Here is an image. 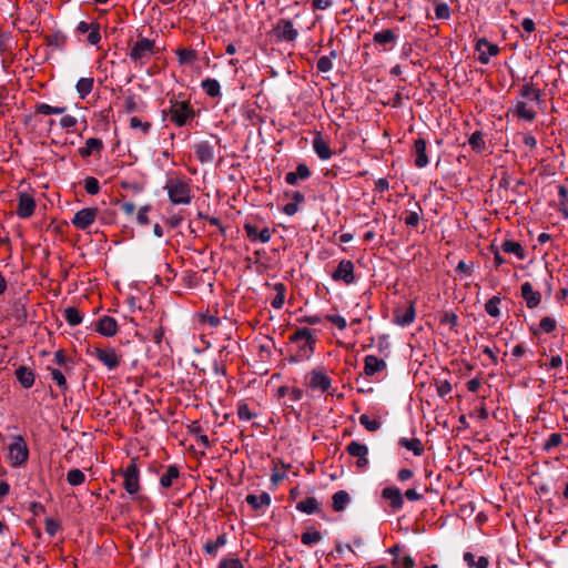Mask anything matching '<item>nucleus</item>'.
Listing matches in <instances>:
<instances>
[{
	"label": "nucleus",
	"mask_w": 568,
	"mask_h": 568,
	"mask_svg": "<svg viewBox=\"0 0 568 568\" xmlns=\"http://www.w3.org/2000/svg\"><path fill=\"white\" fill-rule=\"evenodd\" d=\"M164 189L168 192L169 200L172 204L187 205L192 201V190L184 176H171L166 180Z\"/></svg>",
	"instance_id": "f257e3e1"
},
{
	"label": "nucleus",
	"mask_w": 568,
	"mask_h": 568,
	"mask_svg": "<svg viewBox=\"0 0 568 568\" xmlns=\"http://www.w3.org/2000/svg\"><path fill=\"white\" fill-rule=\"evenodd\" d=\"M8 459L12 467L19 468L27 464L29 459V447L21 435H14L8 445Z\"/></svg>",
	"instance_id": "f03ea898"
},
{
	"label": "nucleus",
	"mask_w": 568,
	"mask_h": 568,
	"mask_svg": "<svg viewBox=\"0 0 568 568\" xmlns=\"http://www.w3.org/2000/svg\"><path fill=\"white\" fill-rule=\"evenodd\" d=\"M168 115L175 125L184 126L194 119L195 113L190 102L170 100Z\"/></svg>",
	"instance_id": "7ed1b4c3"
},
{
	"label": "nucleus",
	"mask_w": 568,
	"mask_h": 568,
	"mask_svg": "<svg viewBox=\"0 0 568 568\" xmlns=\"http://www.w3.org/2000/svg\"><path fill=\"white\" fill-rule=\"evenodd\" d=\"M155 42L153 40L141 38L130 49V59L140 64H144L154 53Z\"/></svg>",
	"instance_id": "20e7f679"
},
{
	"label": "nucleus",
	"mask_w": 568,
	"mask_h": 568,
	"mask_svg": "<svg viewBox=\"0 0 568 568\" xmlns=\"http://www.w3.org/2000/svg\"><path fill=\"white\" fill-rule=\"evenodd\" d=\"M271 34L280 42H295L298 31L291 20L282 18L274 24Z\"/></svg>",
	"instance_id": "39448f33"
},
{
	"label": "nucleus",
	"mask_w": 568,
	"mask_h": 568,
	"mask_svg": "<svg viewBox=\"0 0 568 568\" xmlns=\"http://www.w3.org/2000/svg\"><path fill=\"white\" fill-rule=\"evenodd\" d=\"M306 384L314 390L326 393L332 386V381L323 367H316L307 374Z\"/></svg>",
	"instance_id": "423d86ee"
},
{
	"label": "nucleus",
	"mask_w": 568,
	"mask_h": 568,
	"mask_svg": "<svg viewBox=\"0 0 568 568\" xmlns=\"http://www.w3.org/2000/svg\"><path fill=\"white\" fill-rule=\"evenodd\" d=\"M290 341L294 343L303 342L300 346V352L303 356L308 357L314 352V344L316 339L307 327L296 329L295 333L290 336Z\"/></svg>",
	"instance_id": "0eeeda50"
},
{
	"label": "nucleus",
	"mask_w": 568,
	"mask_h": 568,
	"mask_svg": "<svg viewBox=\"0 0 568 568\" xmlns=\"http://www.w3.org/2000/svg\"><path fill=\"white\" fill-rule=\"evenodd\" d=\"M95 358L101 362L109 371L119 367L121 363V355L112 347H95L92 351Z\"/></svg>",
	"instance_id": "6e6552de"
},
{
	"label": "nucleus",
	"mask_w": 568,
	"mask_h": 568,
	"mask_svg": "<svg viewBox=\"0 0 568 568\" xmlns=\"http://www.w3.org/2000/svg\"><path fill=\"white\" fill-rule=\"evenodd\" d=\"M123 486L130 495H134L140 489L139 468L134 462L130 463L123 471Z\"/></svg>",
	"instance_id": "1a4fd4ad"
},
{
	"label": "nucleus",
	"mask_w": 568,
	"mask_h": 568,
	"mask_svg": "<svg viewBox=\"0 0 568 568\" xmlns=\"http://www.w3.org/2000/svg\"><path fill=\"white\" fill-rule=\"evenodd\" d=\"M475 50L478 52V61L481 64H487L490 58L497 55L499 52L498 45L489 42L485 38L477 40Z\"/></svg>",
	"instance_id": "9d476101"
},
{
	"label": "nucleus",
	"mask_w": 568,
	"mask_h": 568,
	"mask_svg": "<svg viewBox=\"0 0 568 568\" xmlns=\"http://www.w3.org/2000/svg\"><path fill=\"white\" fill-rule=\"evenodd\" d=\"M334 281H342L349 285L355 281L354 264L349 260H342L332 274Z\"/></svg>",
	"instance_id": "9b49d317"
},
{
	"label": "nucleus",
	"mask_w": 568,
	"mask_h": 568,
	"mask_svg": "<svg viewBox=\"0 0 568 568\" xmlns=\"http://www.w3.org/2000/svg\"><path fill=\"white\" fill-rule=\"evenodd\" d=\"M97 214V207L82 209L74 214L72 224L79 230H85L94 223Z\"/></svg>",
	"instance_id": "f8f14e48"
},
{
	"label": "nucleus",
	"mask_w": 568,
	"mask_h": 568,
	"mask_svg": "<svg viewBox=\"0 0 568 568\" xmlns=\"http://www.w3.org/2000/svg\"><path fill=\"white\" fill-rule=\"evenodd\" d=\"M416 311L413 302H409L407 306H397L394 310V323L399 326H407L415 320Z\"/></svg>",
	"instance_id": "ddd939ff"
},
{
	"label": "nucleus",
	"mask_w": 568,
	"mask_h": 568,
	"mask_svg": "<svg viewBox=\"0 0 568 568\" xmlns=\"http://www.w3.org/2000/svg\"><path fill=\"white\" fill-rule=\"evenodd\" d=\"M34 210H36L34 199L27 193H21L19 196L17 215L21 219H28L34 213Z\"/></svg>",
	"instance_id": "4468645a"
},
{
	"label": "nucleus",
	"mask_w": 568,
	"mask_h": 568,
	"mask_svg": "<svg viewBox=\"0 0 568 568\" xmlns=\"http://www.w3.org/2000/svg\"><path fill=\"white\" fill-rule=\"evenodd\" d=\"M95 331L105 337H112L118 333V323L111 316H102L97 321Z\"/></svg>",
	"instance_id": "2eb2a0df"
},
{
	"label": "nucleus",
	"mask_w": 568,
	"mask_h": 568,
	"mask_svg": "<svg viewBox=\"0 0 568 568\" xmlns=\"http://www.w3.org/2000/svg\"><path fill=\"white\" fill-rule=\"evenodd\" d=\"M382 497L389 501V505L394 510H399L404 505L402 491L395 486L385 487L382 490Z\"/></svg>",
	"instance_id": "dca6fc26"
},
{
	"label": "nucleus",
	"mask_w": 568,
	"mask_h": 568,
	"mask_svg": "<svg viewBox=\"0 0 568 568\" xmlns=\"http://www.w3.org/2000/svg\"><path fill=\"white\" fill-rule=\"evenodd\" d=\"M521 296L528 308H535L541 302V294L538 291H534L532 285L529 282L521 284Z\"/></svg>",
	"instance_id": "f3484780"
},
{
	"label": "nucleus",
	"mask_w": 568,
	"mask_h": 568,
	"mask_svg": "<svg viewBox=\"0 0 568 568\" xmlns=\"http://www.w3.org/2000/svg\"><path fill=\"white\" fill-rule=\"evenodd\" d=\"M312 144L315 153L321 160H328L332 156L329 144L323 138L321 132H315Z\"/></svg>",
	"instance_id": "a211bd4d"
},
{
	"label": "nucleus",
	"mask_w": 568,
	"mask_h": 568,
	"mask_svg": "<svg viewBox=\"0 0 568 568\" xmlns=\"http://www.w3.org/2000/svg\"><path fill=\"white\" fill-rule=\"evenodd\" d=\"M194 153L201 163H211L214 160V149L207 141H201L194 145Z\"/></svg>",
	"instance_id": "6ab92c4d"
},
{
	"label": "nucleus",
	"mask_w": 568,
	"mask_h": 568,
	"mask_svg": "<svg viewBox=\"0 0 568 568\" xmlns=\"http://www.w3.org/2000/svg\"><path fill=\"white\" fill-rule=\"evenodd\" d=\"M426 141L422 138L415 140L414 143V164L415 166L422 169L428 164V156L426 154Z\"/></svg>",
	"instance_id": "aec40b11"
},
{
	"label": "nucleus",
	"mask_w": 568,
	"mask_h": 568,
	"mask_svg": "<svg viewBox=\"0 0 568 568\" xmlns=\"http://www.w3.org/2000/svg\"><path fill=\"white\" fill-rule=\"evenodd\" d=\"M386 366L387 365L384 359L377 358L374 355H367L365 357L364 373L367 376H373L374 374L384 371Z\"/></svg>",
	"instance_id": "412c9836"
},
{
	"label": "nucleus",
	"mask_w": 568,
	"mask_h": 568,
	"mask_svg": "<svg viewBox=\"0 0 568 568\" xmlns=\"http://www.w3.org/2000/svg\"><path fill=\"white\" fill-rule=\"evenodd\" d=\"M311 176L308 166L304 163L297 165L296 171L288 172L285 175V182L290 185H296L298 180H306Z\"/></svg>",
	"instance_id": "4be33fe9"
},
{
	"label": "nucleus",
	"mask_w": 568,
	"mask_h": 568,
	"mask_svg": "<svg viewBox=\"0 0 568 568\" xmlns=\"http://www.w3.org/2000/svg\"><path fill=\"white\" fill-rule=\"evenodd\" d=\"M349 501V494L346 490H338L332 497V508L334 511L341 513L345 510Z\"/></svg>",
	"instance_id": "5701e85b"
},
{
	"label": "nucleus",
	"mask_w": 568,
	"mask_h": 568,
	"mask_svg": "<svg viewBox=\"0 0 568 568\" xmlns=\"http://www.w3.org/2000/svg\"><path fill=\"white\" fill-rule=\"evenodd\" d=\"M245 500L255 510L267 507L271 504V497L265 491L258 496L250 494L246 496Z\"/></svg>",
	"instance_id": "b1692460"
},
{
	"label": "nucleus",
	"mask_w": 568,
	"mask_h": 568,
	"mask_svg": "<svg viewBox=\"0 0 568 568\" xmlns=\"http://www.w3.org/2000/svg\"><path fill=\"white\" fill-rule=\"evenodd\" d=\"M11 316L19 323L23 324L27 322L28 313L26 303L22 298H19L12 303Z\"/></svg>",
	"instance_id": "393cba45"
},
{
	"label": "nucleus",
	"mask_w": 568,
	"mask_h": 568,
	"mask_svg": "<svg viewBox=\"0 0 568 568\" xmlns=\"http://www.w3.org/2000/svg\"><path fill=\"white\" fill-rule=\"evenodd\" d=\"M227 541L226 534H221L215 541L209 540L204 544V551L215 558L221 547L225 546Z\"/></svg>",
	"instance_id": "a878e982"
},
{
	"label": "nucleus",
	"mask_w": 568,
	"mask_h": 568,
	"mask_svg": "<svg viewBox=\"0 0 568 568\" xmlns=\"http://www.w3.org/2000/svg\"><path fill=\"white\" fill-rule=\"evenodd\" d=\"M16 376H17V379L19 381V383L24 387V388H30L33 383H34V374L33 372L26 367V366H20L17 371H16Z\"/></svg>",
	"instance_id": "bb28decb"
},
{
	"label": "nucleus",
	"mask_w": 568,
	"mask_h": 568,
	"mask_svg": "<svg viewBox=\"0 0 568 568\" xmlns=\"http://www.w3.org/2000/svg\"><path fill=\"white\" fill-rule=\"evenodd\" d=\"M103 148V143L100 139L90 138L85 142V146L79 149V153L82 158H88L95 152H100Z\"/></svg>",
	"instance_id": "cd10ccee"
},
{
	"label": "nucleus",
	"mask_w": 568,
	"mask_h": 568,
	"mask_svg": "<svg viewBox=\"0 0 568 568\" xmlns=\"http://www.w3.org/2000/svg\"><path fill=\"white\" fill-rule=\"evenodd\" d=\"M296 509L302 513L312 515L320 511V503L315 497H307L296 504Z\"/></svg>",
	"instance_id": "c85d7f7f"
},
{
	"label": "nucleus",
	"mask_w": 568,
	"mask_h": 568,
	"mask_svg": "<svg viewBox=\"0 0 568 568\" xmlns=\"http://www.w3.org/2000/svg\"><path fill=\"white\" fill-rule=\"evenodd\" d=\"M374 42L381 45H386L389 43H395L397 40V34L392 29H385L379 32H376L373 38Z\"/></svg>",
	"instance_id": "c756f323"
},
{
	"label": "nucleus",
	"mask_w": 568,
	"mask_h": 568,
	"mask_svg": "<svg viewBox=\"0 0 568 568\" xmlns=\"http://www.w3.org/2000/svg\"><path fill=\"white\" fill-rule=\"evenodd\" d=\"M201 88L203 91L211 98H216L221 95V85L217 80L212 78H206L202 81Z\"/></svg>",
	"instance_id": "7c9ffc66"
},
{
	"label": "nucleus",
	"mask_w": 568,
	"mask_h": 568,
	"mask_svg": "<svg viewBox=\"0 0 568 568\" xmlns=\"http://www.w3.org/2000/svg\"><path fill=\"white\" fill-rule=\"evenodd\" d=\"M399 446L405 447L408 450H412L415 456H420L424 453V446L418 438H400L398 442Z\"/></svg>",
	"instance_id": "2f4dec72"
},
{
	"label": "nucleus",
	"mask_w": 568,
	"mask_h": 568,
	"mask_svg": "<svg viewBox=\"0 0 568 568\" xmlns=\"http://www.w3.org/2000/svg\"><path fill=\"white\" fill-rule=\"evenodd\" d=\"M179 476V468L175 465H171L168 467L166 471L161 476L160 484L163 488H169L172 486L173 480L178 479Z\"/></svg>",
	"instance_id": "473e14b6"
},
{
	"label": "nucleus",
	"mask_w": 568,
	"mask_h": 568,
	"mask_svg": "<svg viewBox=\"0 0 568 568\" xmlns=\"http://www.w3.org/2000/svg\"><path fill=\"white\" fill-rule=\"evenodd\" d=\"M346 452L352 457L361 458L363 456H367L368 447L365 444L353 440L346 446Z\"/></svg>",
	"instance_id": "72a5a7b5"
},
{
	"label": "nucleus",
	"mask_w": 568,
	"mask_h": 568,
	"mask_svg": "<svg viewBox=\"0 0 568 568\" xmlns=\"http://www.w3.org/2000/svg\"><path fill=\"white\" fill-rule=\"evenodd\" d=\"M501 250L505 253L515 254L519 260H523L525 257V251L523 246L516 241H505L501 244Z\"/></svg>",
	"instance_id": "f704fd0d"
},
{
	"label": "nucleus",
	"mask_w": 568,
	"mask_h": 568,
	"mask_svg": "<svg viewBox=\"0 0 568 568\" xmlns=\"http://www.w3.org/2000/svg\"><path fill=\"white\" fill-rule=\"evenodd\" d=\"M93 78H81L78 80L75 88L81 99H84L87 95L91 93L93 89Z\"/></svg>",
	"instance_id": "c9c22d12"
},
{
	"label": "nucleus",
	"mask_w": 568,
	"mask_h": 568,
	"mask_svg": "<svg viewBox=\"0 0 568 568\" xmlns=\"http://www.w3.org/2000/svg\"><path fill=\"white\" fill-rule=\"evenodd\" d=\"M274 290L276 292V295L272 300L271 305H272V307H274L276 310H280V308L283 307L284 302H285L286 287H285V285L283 283H276L274 285Z\"/></svg>",
	"instance_id": "e433bc0d"
},
{
	"label": "nucleus",
	"mask_w": 568,
	"mask_h": 568,
	"mask_svg": "<svg viewBox=\"0 0 568 568\" xmlns=\"http://www.w3.org/2000/svg\"><path fill=\"white\" fill-rule=\"evenodd\" d=\"M64 318L71 326H75L82 322L83 317L77 307L69 306L64 310Z\"/></svg>",
	"instance_id": "4c0bfd02"
},
{
	"label": "nucleus",
	"mask_w": 568,
	"mask_h": 568,
	"mask_svg": "<svg viewBox=\"0 0 568 568\" xmlns=\"http://www.w3.org/2000/svg\"><path fill=\"white\" fill-rule=\"evenodd\" d=\"M65 108L63 106H52L47 103H39L36 105V113L38 114H62L64 113Z\"/></svg>",
	"instance_id": "58836bf2"
},
{
	"label": "nucleus",
	"mask_w": 568,
	"mask_h": 568,
	"mask_svg": "<svg viewBox=\"0 0 568 568\" xmlns=\"http://www.w3.org/2000/svg\"><path fill=\"white\" fill-rule=\"evenodd\" d=\"M516 113L519 118L527 121H532L536 118V112L528 108L526 102H518L516 105Z\"/></svg>",
	"instance_id": "ea45409f"
},
{
	"label": "nucleus",
	"mask_w": 568,
	"mask_h": 568,
	"mask_svg": "<svg viewBox=\"0 0 568 568\" xmlns=\"http://www.w3.org/2000/svg\"><path fill=\"white\" fill-rule=\"evenodd\" d=\"M85 480V475L81 469L74 468L68 471L67 481L71 486H79Z\"/></svg>",
	"instance_id": "a19ab883"
},
{
	"label": "nucleus",
	"mask_w": 568,
	"mask_h": 568,
	"mask_svg": "<svg viewBox=\"0 0 568 568\" xmlns=\"http://www.w3.org/2000/svg\"><path fill=\"white\" fill-rule=\"evenodd\" d=\"M468 143L476 152H481L485 149L484 134L481 131H475L468 140Z\"/></svg>",
	"instance_id": "79ce46f5"
},
{
	"label": "nucleus",
	"mask_w": 568,
	"mask_h": 568,
	"mask_svg": "<svg viewBox=\"0 0 568 568\" xmlns=\"http://www.w3.org/2000/svg\"><path fill=\"white\" fill-rule=\"evenodd\" d=\"M501 300L498 296H493L490 300H488L485 304V311L491 316V317H498L500 315L499 304Z\"/></svg>",
	"instance_id": "37998d69"
},
{
	"label": "nucleus",
	"mask_w": 568,
	"mask_h": 568,
	"mask_svg": "<svg viewBox=\"0 0 568 568\" xmlns=\"http://www.w3.org/2000/svg\"><path fill=\"white\" fill-rule=\"evenodd\" d=\"M322 540V535L317 530H307L302 534L301 541L306 546H312Z\"/></svg>",
	"instance_id": "c03bdc74"
},
{
	"label": "nucleus",
	"mask_w": 568,
	"mask_h": 568,
	"mask_svg": "<svg viewBox=\"0 0 568 568\" xmlns=\"http://www.w3.org/2000/svg\"><path fill=\"white\" fill-rule=\"evenodd\" d=\"M392 565L394 568H414L415 560L409 555L404 557H394Z\"/></svg>",
	"instance_id": "a18cd8bd"
},
{
	"label": "nucleus",
	"mask_w": 568,
	"mask_h": 568,
	"mask_svg": "<svg viewBox=\"0 0 568 568\" xmlns=\"http://www.w3.org/2000/svg\"><path fill=\"white\" fill-rule=\"evenodd\" d=\"M359 423L363 425L368 432H376L381 428V422L376 419H371V417L366 414L359 416Z\"/></svg>",
	"instance_id": "49530a36"
},
{
	"label": "nucleus",
	"mask_w": 568,
	"mask_h": 568,
	"mask_svg": "<svg viewBox=\"0 0 568 568\" xmlns=\"http://www.w3.org/2000/svg\"><path fill=\"white\" fill-rule=\"evenodd\" d=\"M130 128L133 130H141L144 134H146L151 129V123L148 121H142L138 116H132L130 119Z\"/></svg>",
	"instance_id": "de8ad7c7"
},
{
	"label": "nucleus",
	"mask_w": 568,
	"mask_h": 568,
	"mask_svg": "<svg viewBox=\"0 0 568 568\" xmlns=\"http://www.w3.org/2000/svg\"><path fill=\"white\" fill-rule=\"evenodd\" d=\"M180 63H192L196 59V52L192 49H179L178 50Z\"/></svg>",
	"instance_id": "09e8293b"
},
{
	"label": "nucleus",
	"mask_w": 568,
	"mask_h": 568,
	"mask_svg": "<svg viewBox=\"0 0 568 568\" xmlns=\"http://www.w3.org/2000/svg\"><path fill=\"white\" fill-rule=\"evenodd\" d=\"M562 443V436L559 433H552L548 437V439L544 443L542 448L547 452L552 449L554 447L559 446Z\"/></svg>",
	"instance_id": "8fccbe9b"
},
{
	"label": "nucleus",
	"mask_w": 568,
	"mask_h": 568,
	"mask_svg": "<svg viewBox=\"0 0 568 568\" xmlns=\"http://www.w3.org/2000/svg\"><path fill=\"white\" fill-rule=\"evenodd\" d=\"M557 322L554 317L546 316L540 320L539 328L544 333H551L556 329Z\"/></svg>",
	"instance_id": "3c124183"
},
{
	"label": "nucleus",
	"mask_w": 568,
	"mask_h": 568,
	"mask_svg": "<svg viewBox=\"0 0 568 568\" xmlns=\"http://www.w3.org/2000/svg\"><path fill=\"white\" fill-rule=\"evenodd\" d=\"M84 189L91 195L98 194L99 191H100L99 181L95 178H93V176H88L84 180Z\"/></svg>",
	"instance_id": "603ef678"
},
{
	"label": "nucleus",
	"mask_w": 568,
	"mask_h": 568,
	"mask_svg": "<svg viewBox=\"0 0 568 568\" xmlns=\"http://www.w3.org/2000/svg\"><path fill=\"white\" fill-rule=\"evenodd\" d=\"M49 369L51 372V377L57 383V385L60 388L65 389L67 388V381H65V377L62 374V372L59 371V369H55V368H50V367H49Z\"/></svg>",
	"instance_id": "864d4df0"
},
{
	"label": "nucleus",
	"mask_w": 568,
	"mask_h": 568,
	"mask_svg": "<svg viewBox=\"0 0 568 568\" xmlns=\"http://www.w3.org/2000/svg\"><path fill=\"white\" fill-rule=\"evenodd\" d=\"M316 68L320 72H328L333 69V62L331 57H321L316 63Z\"/></svg>",
	"instance_id": "5fc2aeb1"
},
{
	"label": "nucleus",
	"mask_w": 568,
	"mask_h": 568,
	"mask_svg": "<svg viewBox=\"0 0 568 568\" xmlns=\"http://www.w3.org/2000/svg\"><path fill=\"white\" fill-rule=\"evenodd\" d=\"M124 110L128 113L138 112L140 110L139 103L133 95H128L124 99Z\"/></svg>",
	"instance_id": "6e6d98bb"
},
{
	"label": "nucleus",
	"mask_w": 568,
	"mask_h": 568,
	"mask_svg": "<svg viewBox=\"0 0 568 568\" xmlns=\"http://www.w3.org/2000/svg\"><path fill=\"white\" fill-rule=\"evenodd\" d=\"M219 568H244V566L237 558H223Z\"/></svg>",
	"instance_id": "4d7b16f0"
},
{
	"label": "nucleus",
	"mask_w": 568,
	"mask_h": 568,
	"mask_svg": "<svg viewBox=\"0 0 568 568\" xmlns=\"http://www.w3.org/2000/svg\"><path fill=\"white\" fill-rule=\"evenodd\" d=\"M101 34H100V27L98 23L93 26V28L89 31L88 34V42L92 45H95L100 42Z\"/></svg>",
	"instance_id": "13d9d810"
},
{
	"label": "nucleus",
	"mask_w": 568,
	"mask_h": 568,
	"mask_svg": "<svg viewBox=\"0 0 568 568\" xmlns=\"http://www.w3.org/2000/svg\"><path fill=\"white\" fill-rule=\"evenodd\" d=\"M325 318L342 331L347 326L346 320L341 315H326Z\"/></svg>",
	"instance_id": "bf43d9fd"
},
{
	"label": "nucleus",
	"mask_w": 568,
	"mask_h": 568,
	"mask_svg": "<svg viewBox=\"0 0 568 568\" xmlns=\"http://www.w3.org/2000/svg\"><path fill=\"white\" fill-rule=\"evenodd\" d=\"M237 415L241 420H250L254 417V414L251 413L247 404L239 405Z\"/></svg>",
	"instance_id": "052dcab7"
},
{
	"label": "nucleus",
	"mask_w": 568,
	"mask_h": 568,
	"mask_svg": "<svg viewBox=\"0 0 568 568\" xmlns=\"http://www.w3.org/2000/svg\"><path fill=\"white\" fill-rule=\"evenodd\" d=\"M244 231H245V233H246L247 237H248L251 241H257L260 230L257 229V226H256V225L251 224V223H245V224H244Z\"/></svg>",
	"instance_id": "680f3d73"
},
{
	"label": "nucleus",
	"mask_w": 568,
	"mask_h": 568,
	"mask_svg": "<svg viewBox=\"0 0 568 568\" xmlns=\"http://www.w3.org/2000/svg\"><path fill=\"white\" fill-rule=\"evenodd\" d=\"M435 14L438 19H448L450 17L449 7L446 3H439L435 8Z\"/></svg>",
	"instance_id": "e2e57ef3"
},
{
	"label": "nucleus",
	"mask_w": 568,
	"mask_h": 568,
	"mask_svg": "<svg viewBox=\"0 0 568 568\" xmlns=\"http://www.w3.org/2000/svg\"><path fill=\"white\" fill-rule=\"evenodd\" d=\"M436 389L438 395L444 397L452 392V385L447 381H440L436 383Z\"/></svg>",
	"instance_id": "0e129e2a"
},
{
	"label": "nucleus",
	"mask_w": 568,
	"mask_h": 568,
	"mask_svg": "<svg viewBox=\"0 0 568 568\" xmlns=\"http://www.w3.org/2000/svg\"><path fill=\"white\" fill-rule=\"evenodd\" d=\"M521 94L526 98H531L534 100H539L540 91L535 90L531 85H525L523 88Z\"/></svg>",
	"instance_id": "69168bd1"
},
{
	"label": "nucleus",
	"mask_w": 568,
	"mask_h": 568,
	"mask_svg": "<svg viewBox=\"0 0 568 568\" xmlns=\"http://www.w3.org/2000/svg\"><path fill=\"white\" fill-rule=\"evenodd\" d=\"M59 527H60L59 524L54 519H52V518L45 519V531L50 536H54L57 534V531L59 530Z\"/></svg>",
	"instance_id": "338daca9"
},
{
	"label": "nucleus",
	"mask_w": 568,
	"mask_h": 568,
	"mask_svg": "<svg viewBox=\"0 0 568 568\" xmlns=\"http://www.w3.org/2000/svg\"><path fill=\"white\" fill-rule=\"evenodd\" d=\"M420 215L417 212H409L405 217V224L412 227H416L419 223Z\"/></svg>",
	"instance_id": "774afa93"
}]
</instances>
